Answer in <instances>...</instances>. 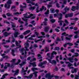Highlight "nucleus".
I'll use <instances>...</instances> for the list:
<instances>
[{
    "label": "nucleus",
    "mask_w": 79,
    "mask_h": 79,
    "mask_svg": "<svg viewBox=\"0 0 79 79\" xmlns=\"http://www.w3.org/2000/svg\"><path fill=\"white\" fill-rule=\"evenodd\" d=\"M31 32V30H27L26 31H25L24 32L23 34V35H27L28 34H29V33H30Z\"/></svg>",
    "instance_id": "nucleus-14"
},
{
    "label": "nucleus",
    "mask_w": 79,
    "mask_h": 79,
    "mask_svg": "<svg viewBox=\"0 0 79 79\" xmlns=\"http://www.w3.org/2000/svg\"><path fill=\"white\" fill-rule=\"evenodd\" d=\"M75 79H79V76L75 75Z\"/></svg>",
    "instance_id": "nucleus-52"
},
{
    "label": "nucleus",
    "mask_w": 79,
    "mask_h": 79,
    "mask_svg": "<svg viewBox=\"0 0 79 79\" xmlns=\"http://www.w3.org/2000/svg\"><path fill=\"white\" fill-rule=\"evenodd\" d=\"M8 74L7 73H6L4 75H3L2 76V77H1V79H4V78H5V76H8Z\"/></svg>",
    "instance_id": "nucleus-35"
},
{
    "label": "nucleus",
    "mask_w": 79,
    "mask_h": 79,
    "mask_svg": "<svg viewBox=\"0 0 79 79\" xmlns=\"http://www.w3.org/2000/svg\"><path fill=\"white\" fill-rule=\"evenodd\" d=\"M15 44L17 47H17L16 48V49H18V48H20L21 47V45H19L18 43V41H15Z\"/></svg>",
    "instance_id": "nucleus-20"
},
{
    "label": "nucleus",
    "mask_w": 79,
    "mask_h": 79,
    "mask_svg": "<svg viewBox=\"0 0 79 79\" xmlns=\"http://www.w3.org/2000/svg\"><path fill=\"white\" fill-rule=\"evenodd\" d=\"M47 62L46 61H44L42 63H41L40 64H38L39 66H42V65H44V64H45L47 63Z\"/></svg>",
    "instance_id": "nucleus-17"
},
{
    "label": "nucleus",
    "mask_w": 79,
    "mask_h": 79,
    "mask_svg": "<svg viewBox=\"0 0 79 79\" xmlns=\"http://www.w3.org/2000/svg\"><path fill=\"white\" fill-rule=\"evenodd\" d=\"M61 31H65V30L64 29V28L63 27H61Z\"/></svg>",
    "instance_id": "nucleus-62"
},
{
    "label": "nucleus",
    "mask_w": 79,
    "mask_h": 79,
    "mask_svg": "<svg viewBox=\"0 0 79 79\" xmlns=\"http://www.w3.org/2000/svg\"><path fill=\"white\" fill-rule=\"evenodd\" d=\"M23 5H25V6H23L22 5H20V8H26V7H27L26 4L25 2H23Z\"/></svg>",
    "instance_id": "nucleus-13"
},
{
    "label": "nucleus",
    "mask_w": 79,
    "mask_h": 79,
    "mask_svg": "<svg viewBox=\"0 0 79 79\" xmlns=\"http://www.w3.org/2000/svg\"><path fill=\"white\" fill-rule=\"evenodd\" d=\"M73 36L71 35H68V37H66L65 38V39L66 40H71V37H72Z\"/></svg>",
    "instance_id": "nucleus-22"
},
{
    "label": "nucleus",
    "mask_w": 79,
    "mask_h": 79,
    "mask_svg": "<svg viewBox=\"0 0 79 79\" xmlns=\"http://www.w3.org/2000/svg\"><path fill=\"white\" fill-rule=\"evenodd\" d=\"M55 31L57 32H60V30H58V29L57 28H55Z\"/></svg>",
    "instance_id": "nucleus-59"
},
{
    "label": "nucleus",
    "mask_w": 79,
    "mask_h": 79,
    "mask_svg": "<svg viewBox=\"0 0 79 79\" xmlns=\"http://www.w3.org/2000/svg\"><path fill=\"white\" fill-rule=\"evenodd\" d=\"M71 10L74 11L76 10V6H73L72 7V8L71 9Z\"/></svg>",
    "instance_id": "nucleus-32"
},
{
    "label": "nucleus",
    "mask_w": 79,
    "mask_h": 79,
    "mask_svg": "<svg viewBox=\"0 0 79 79\" xmlns=\"http://www.w3.org/2000/svg\"><path fill=\"white\" fill-rule=\"evenodd\" d=\"M4 23H6V24H10V23L9 22L7 21H4Z\"/></svg>",
    "instance_id": "nucleus-57"
},
{
    "label": "nucleus",
    "mask_w": 79,
    "mask_h": 79,
    "mask_svg": "<svg viewBox=\"0 0 79 79\" xmlns=\"http://www.w3.org/2000/svg\"><path fill=\"white\" fill-rule=\"evenodd\" d=\"M43 40V39L42 38H40V40H35V42L36 43H37V42H39V41H41L42 40Z\"/></svg>",
    "instance_id": "nucleus-34"
},
{
    "label": "nucleus",
    "mask_w": 79,
    "mask_h": 79,
    "mask_svg": "<svg viewBox=\"0 0 79 79\" xmlns=\"http://www.w3.org/2000/svg\"><path fill=\"white\" fill-rule=\"evenodd\" d=\"M54 17H59V16H60V18H59V20L58 21V23H59V26H62V25L63 24V23H64V21H63L62 20H61V17H62V16H63V15H62V14L60 13V14H55L54 15Z\"/></svg>",
    "instance_id": "nucleus-2"
},
{
    "label": "nucleus",
    "mask_w": 79,
    "mask_h": 79,
    "mask_svg": "<svg viewBox=\"0 0 79 79\" xmlns=\"http://www.w3.org/2000/svg\"><path fill=\"white\" fill-rule=\"evenodd\" d=\"M60 48L58 47H56L54 48V50H59Z\"/></svg>",
    "instance_id": "nucleus-43"
},
{
    "label": "nucleus",
    "mask_w": 79,
    "mask_h": 79,
    "mask_svg": "<svg viewBox=\"0 0 79 79\" xmlns=\"http://www.w3.org/2000/svg\"><path fill=\"white\" fill-rule=\"evenodd\" d=\"M38 8H39V7H37L36 8V13H39V11H42V10H43L44 9V10H47V8H46V7H45L44 6H42V8L40 9V10H38Z\"/></svg>",
    "instance_id": "nucleus-8"
},
{
    "label": "nucleus",
    "mask_w": 79,
    "mask_h": 79,
    "mask_svg": "<svg viewBox=\"0 0 79 79\" xmlns=\"http://www.w3.org/2000/svg\"><path fill=\"white\" fill-rule=\"evenodd\" d=\"M38 73V72H36L34 73L33 74H31L29 76H25L24 77H26L27 79H31L33 76V74H34L35 76V77H37V74Z\"/></svg>",
    "instance_id": "nucleus-6"
},
{
    "label": "nucleus",
    "mask_w": 79,
    "mask_h": 79,
    "mask_svg": "<svg viewBox=\"0 0 79 79\" xmlns=\"http://www.w3.org/2000/svg\"><path fill=\"white\" fill-rule=\"evenodd\" d=\"M64 22L65 23H66L67 24H69V22H68V20L65 19L64 20Z\"/></svg>",
    "instance_id": "nucleus-42"
},
{
    "label": "nucleus",
    "mask_w": 79,
    "mask_h": 79,
    "mask_svg": "<svg viewBox=\"0 0 79 79\" xmlns=\"http://www.w3.org/2000/svg\"><path fill=\"white\" fill-rule=\"evenodd\" d=\"M20 62H21V60L19 59L17 62L14 64L12 65H17V64H19Z\"/></svg>",
    "instance_id": "nucleus-27"
},
{
    "label": "nucleus",
    "mask_w": 79,
    "mask_h": 79,
    "mask_svg": "<svg viewBox=\"0 0 79 79\" xmlns=\"http://www.w3.org/2000/svg\"><path fill=\"white\" fill-rule=\"evenodd\" d=\"M6 15L7 16H11V14L9 13H7Z\"/></svg>",
    "instance_id": "nucleus-55"
},
{
    "label": "nucleus",
    "mask_w": 79,
    "mask_h": 79,
    "mask_svg": "<svg viewBox=\"0 0 79 79\" xmlns=\"http://www.w3.org/2000/svg\"><path fill=\"white\" fill-rule=\"evenodd\" d=\"M52 5L50 4H49L47 5L48 8H50V7H52Z\"/></svg>",
    "instance_id": "nucleus-60"
},
{
    "label": "nucleus",
    "mask_w": 79,
    "mask_h": 79,
    "mask_svg": "<svg viewBox=\"0 0 79 79\" xmlns=\"http://www.w3.org/2000/svg\"><path fill=\"white\" fill-rule=\"evenodd\" d=\"M5 64H7V65H5L4 67V68L5 69H6L7 68L8 66H10V64L8 63H5Z\"/></svg>",
    "instance_id": "nucleus-24"
},
{
    "label": "nucleus",
    "mask_w": 79,
    "mask_h": 79,
    "mask_svg": "<svg viewBox=\"0 0 79 79\" xmlns=\"http://www.w3.org/2000/svg\"><path fill=\"white\" fill-rule=\"evenodd\" d=\"M26 71H27V70H24V68H22V72H23V73H24L25 72H26Z\"/></svg>",
    "instance_id": "nucleus-56"
},
{
    "label": "nucleus",
    "mask_w": 79,
    "mask_h": 79,
    "mask_svg": "<svg viewBox=\"0 0 79 79\" xmlns=\"http://www.w3.org/2000/svg\"><path fill=\"white\" fill-rule=\"evenodd\" d=\"M10 33H8L6 32H5L4 33L3 35L4 36V37H6V36H8V35H9Z\"/></svg>",
    "instance_id": "nucleus-26"
},
{
    "label": "nucleus",
    "mask_w": 79,
    "mask_h": 79,
    "mask_svg": "<svg viewBox=\"0 0 79 79\" xmlns=\"http://www.w3.org/2000/svg\"><path fill=\"white\" fill-rule=\"evenodd\" d=\"M30 14V13H26L25 14H23V16H24L23 18H22V19L24 21H27V18H31V16H33V15L32 14Z\"/></svg>",
    "instance_id": "nucleus-4"
},
{
    "label": "nucleus",
    "mask_w": 79,
    "mask_h": 79,
    "mask_svg": "<svg viewBox=\"0 0 79 79\" xmlns=\"http://www.w3.org/2000/svg\"><path fill=\"white\" fill-rule=\"evenodd\" d=\"M26 64V62L25 61H22V63L20 64L19 65L21 66H23V65H24V64Z\"/></svg>",
    "instance_id": "nucleus-33"
},
{
    "label": "nucleus",
    "mask_w": 79,
    "mask_h": 79,
    "mask_svg": "<svg viewBox=\"0 0 79 79\" xmlns=\"http://www.w3.org/2000/svg\"><path fill=\"white\" fill-rule=\"evenodd\" d=\"M55 11L57 13H58L59 11H60V10H58V9H56L55 10Z\"/></svg>",
    "instance_id": "nucleus-64"
},
{
    "label": "nucleus",
    "mask_w": 79,
    "mask_h": 79,
    "mask_svg": "<svg viewBox=\"0 0 79 79\" xmlns=\"http://www.w3.org/2000/svg\"><path fill=\"white\" fill-rule=\"evenodd\" d=\"M34 47L35 48H36L37 47H38V46L36 44H35L34 45Z\"/></svg>",
    "instance_id": "nucleus-63"
},
{
    "label": "nucleus",
    "mask_w": 79,
    "mask_h": 79,
    "mask_svg": "<svg viewBox=\"0 0 79 79\" xmlns=\"http://www.w3.org/2000/svg\"><path fill=\"white\" fill-rule=\"evenodd\" d=\"M21 12H16L14 13V15H21Z\"/></svg>",
    "instance_id": "nucleus-37"
},
{
    "label": "nucleus",
    "mask_w": 79,
    "mask_h": 79,
    "mask_svg": "<svg viewBox=\"0 0 79 79\" xmlns=\"http://www.w3.org/2000/svg\"><path fill=\"white\" fill-rule=\"evenodd\" d=\"M65 63L66 64H69L68 65V67H70V66H73V64L70 63L69 62L66 61L65 62Z\"/></svg>",
    "instance_id": "nucleus-19"
},
{
    "label": "nucleus",
    "mask_w": 79,
    "mask_h": 79,
    "mask_svg": "<svg viewBox=\"0 0 79 79\" xmlns=\"http://www.w3.org/2000/svg\"><path fill=\"white\" fill-rule=\"evenodd\" d=\"M30 60V62H32V61H35V60H36V58H33V57H28L27 59V60Z\"/></svg>",
    "instance_id": "nucleus-9"
},
{
    "label": "nucleus",
    "mask_w": 79,
    "mask_h": 79,
    "mask_svg": "<svg viewBox=\"0 0 79 79\" xmlns=\"http://www.w3.org/2000/svg\"><path fill=\"white\" fill-rule=\"evenodd\" d=\"M28 55H31V54H32V55H35L34 53V52H33L32 53H31L30 52H28Z\"/></svg>",
    "instance_id": "nucleus-61"
},
{
    "label": "nucleus",
    "mask_w": 79,
    "mask_h": 79,
    "mask_svg": "<svg viewBox=\"0 0 79 79\" xmlns=\"http://www.w3.org/2000/svg\"><path fill=\"white\" fill-rule=\"evenodd\" d=\"M67 45H69V46H72L73 45L72 43H67Z\"/></svg>",
    "instance_id": "nucleus-49"
},
{
    "label": "nucleus",
    "mask_w": 79,
    "mask_h": 79,
    "mask_svg": "<svg viewBox=\"0 0 79 79\" xmlns=\"http://www.w3.org/2000/svg\"><path fill=\"white\" fill-rule=\"evenodd\" d=\"M31 5H35V6H38V5H37V4H35V3H31Z\"/></svg>",
    "instance_id": "nucleus-58"
},
{
    "label": "nucleus",
    "mask_w": 79,
    "mask_h": 79,
    "mask_svg": "<svg viewBox=\"0 0 79 79\" xmlns=\"http://www.w3.org/2000/svg\"><path fill=\"white\" fill-rule=\"evenodd\" d=\"M14 53H15V50H14V49H12V54L13 56H15V55Z\"/></svg>",
    "instance_id": "nucleus-45"
},
{
    "label": "nucleus",
    "mask_w": 79,
    "mask_h": 79,
    "mask_svg": "<svg viewBox=\"0 0 79 79\" xmlns=\"http://www.w3.org/2000/svg\"><path fill=\"white\" fill-rule=\"evenodd\" d=\"M57 54V53L56 52H55V51H53L51 53V57L50 58V59L49 58V57L48 58H46V59L48 60L49 63H50L51 64H56V61L54 60H53L52 61L51 59H52V58H54V56H53L54 54L55 55H56Z\"/></svg>",
    "instance_id": "nucleus-1"
},
{
    "label": "nucleus",
    "mask_w": 79,
    "mask_h": 79,
    "mask_svg": "<svg viewBox=\"0 0 79 79\" xmlns=\"http://www.w3.org/2000/svg\"><path fill=\"white\" fill-rule=\"evenodd\" d=\"M24 45L25 47L26 48V50H24V49L23 48H22L21 49V50H19L20 52L22 53V55L24 54V53L23 52L24 51H25V54H26V53H27V52H26V51H29V49L27 48H28L29 47V44H28L27 43H25Z\"/></svg>",
    "instance_id": "nucleus-3"
},
{
    "label": "nucleus",
    "mask_w": 79,
    "mask_h": 79,
    "mask_svg": "<svg viewBox=\"0 0 79 79\" xmlns=\"http://www.w3.org/2000/svg\"><path fill=\"white\" fill-rule=\"evenodd\" d=\"M50 11H51V13H55V11L53 9H51L50 10Z\"/></svg>",
    "instance_id": "nucleus-39"
},
{
    "label": "nucleus",
    "mask_w": 79,
    "mask_h": 79,
    "mask_svg": "<svg viewBox=\"0 0 79 79\" xmlns=\"http://www.w3.org/2000/svg\"><path fill=\"white\" fill-rule=\"evenodd\" d=\"M32 65L33 66H36V64H35V62H33L32 63Z\"/></svg>",
    "instance_id": "nucleus-46"
},
{
    "label": "nucleus",
    "mask_w": 79,
    "mask_h": 79,
    "mask_svg": "<svg viewBox=\"0 0 79 79\" xmlns=\"http://www.w3.org/2000/svg\"><path fill=\"white\" fill-rule=\"evenodd\" d=\"M54 77V75H50V73H47L46 76V78H48V79H50V78H52V77Z\"/></svg>",
    "instance_id": "nucleus-7"
},
{
    "label": "nucleus",
    "mask_w": 79,
    "mask_h": 79,
    "mask_svg": "<svg viewBox=\"0 0 79 79\" xmlns=\"http://www.w3.org/2000/svg\"><path fill=\"white\" fill-rule=\"evenodd\" d=\"M46 51L45 52H49V48L48 47H46L45 48Z\"/></svg>",
    "instance_id": "nucleus-40"
},
{
    "label": "nucleus",
    "mask_w": 79,
    "mask_h": 79,
    "mask_svg": "<svg viewBox=\"0 0 79 79\" xmlns=\"http://www.w3.org/2000/svg\"><path fill=\"white\" fill-rule=\"evenodd\" d=\"M50 21L51 22V23H54V22H55V20L53 19H52Z\"/></svg>",
    "instance_id": "nucleus-50"
},
{
    "label": "nucleus",
    "mask_w": 79,
    "mask_h": 79,
    "mask_svg": "<svg viewBox=\"0 0 79 79\" xmlns=\"http://www.w3.org/2000/svg\"><path fill=\"white\" fill-rule=\"evenodd\" d=\"M78 69L77 68H75L71 70V73H76L77 72V70Z\"/></svg>",
    "instance_id": "nucleus-21"
},
{
    "label": "nucleus",
    "mask_w": 79,
    "mask_h": 79,
    "mask_svg": "<svg viewBox=\"0 0 79 79\" xmlns=\"http://www.w3.org/2000/svg\"><path fill=\"white\" fill-rule=\"evenodd\" d=\"M12 39V42H11V43H12V42H15V40L13 39V38H9V40L6 41V42H8V43L10 42V39Z\"/></svg>",
    "instance_id": "nucleus-18"
},
{
    "label": "nucleus",
    "mask_w": 79,
    "mask_h": 79,
    "mask_svg": "<svg viewBox=\"0 0 79 79\" xmlns=\"http://www.w3.org/2000/svg\"><path fill=\"white\" fill-rule=\"evenodd\" d=\"M28 40H34V39H33V38H32V37H30L28 38V40H27V42H29V41Z\"/></svg>",
    "instance_id": "nucleus-36"
},
{
    "label": "nucleus",
    "mask_w": 79,
    "mask_h": 79,
    "mask_svg": "<svg viewBox=\"0 0 79 79\" xmlns=\"http://www.w3.org/2000/svg\"><path fill=\"white\" fill-rule=\"evenodd\" d=\"M47 22H43V24H41V26L40 27V29H41V27L43 25H45V26H46V25H47Z\"/></svg>",
    "instance_id": "nucleus-25"
},
{
    "label": "nucleus",
    "mask_w": 79,
    "mask_h": 79,
    "mask_svg": "<svg viewBox=\"0 0 79 79\" xmlns=\"http://www.w3.org/2000/svg\"><path fill=\"white\" fill-rule=\"evenodd\" d=\"M18 22H19V23H21V24H23V23H24L23 22L21 21V19H19L18 20Z\"/></svg>",
    "instance_id": "nucleus-44"
},
{
    "label": "nucleus",
    "mask_w": 79,
    "mask_h": 79,
    "mask_svg": "<svg viewBox=\"0 0 79 79\" xmlns=\"http://www.w3.org/2000/svg\"><path fill=\"white\" fill-rule=\"evenodd\" d=\"M68 14H69V17L71 18V17H73V13H70Z\"/></svg>",
    "instance_id": "nucleus-38"
},
{
    "label": "nucleus",
    "mask_w": 79,
    "mask_h": 79,
    "mask_svg": "<svg viewBox=\"0 0 79 79\" xmlns=\"http://www.w3.org/2000/svg\"><path fill=\"white\" fill-rule=\"evenodd\" d=\"M79 43V40L77 41L76 43H74L75 45H76V46L78 45V43Z\"/></svg>",
    "instance_id": "nucleus-47"
},
{
    "label": "nucleus",
    "mask_w": 79,
    "mask_h": 79,
    "mask_svg": "<svg viewBox=\"0 0 79 79\" xmlns=\"http://www.w3.org/2000/svg\"><path fill=\"white\" fill-rule=\"evenodd\" d=\"M39 34V33L37 32H35V35H36V37H37L38 39H41V38H42V36H38Z\"/></svg>",
    "instance_id": "nucleus-15"
},
{
    "label": "nucleus",
    "mask_w": 79,
    "mask_h": 79,
    "mask_svg": "<svg viewBox=\"0 0 79 79\" xmlns=\"http://www.w3.org/2000/svg\"><path fill=\"white\" fill-rule=\"evenodd\" d=\"M19 69H17L16 71H14V70H12V73H15V74L14 75V76H15V75H18V73H19Z\"/></svg>",
    "instance_id": "nucleus-12"
},
{
    "label": "nucleus",
    "mask_w": 79,
    "mask_h": 79,
    "mask_svg": "<svg viewBox=\"0 0 79 79\" xmlns=\"http://www.w3.org/2000/svg\"><path fill=\"white\" fill-rule=\"evenodd\" d=\"M11 25L12 26V27H16V24H15L13 22H11Z\"/></svg>",
    "instance_id": "nucleus-30"
},
{
    "label": "nucleus",
    "mask_w": 79,
    "mask_h": 79,
    "mask_svg": "<svg viewBox=\"0 0 79 79\" xmlns=\"http://www.w3.org/2000/svg\"><path fill=\"white\" fill-rule=\"evenodd\" d=\"M18 29L15 30V33L14 34V35L15 37H18V35L19 34V33L18 32Z\"/></svg>",
    "instance_id": "nucleus-10"
},
{
    "label": "nucleus",
    "mask_w": 79,
    "mask_h": 79,
    "mask_svg": "<svg viewBox=\"0 0 79 79\" xmlns=\"http://www.w3.org/2000/svg\"><path fill=\"white\" fill-rule=\"evenodd\" d=\"M15 61H16V59H13L11 60V61L12 63H14V62H15Z\"/></svg>",
    "instance_id": "nucleus-53"
},
{
    "label": "nucleus",
    "mask_w": 79,
    "mask_h": 79,
    "mask_svg": "<svg viewBox=\"0 0 79 79\" xmlns=\"http://www.w3.org/2000/svg\"><path fill=\"white\" fill-rule=\"evenodd\" d=\"M35 8V6H34L33 7L31 6L29 8V10H34Z\"/></svg>",
    "instance_id": "nucleus-29"
},
{
    "label": "nucleus",
    "mask_w": 79,
    "mask_h": 79,
    "mask_svg": "<svg viewBox=\"0 0 79 79\" xmlns=\"http://www.w3.org/2000/svg\"><path fill=\"white\" fill-rule=\"evenodd\" d=\"M67 60H69L70 62L71 63H73L74 62V59L72 57H69V58H67Z\"/></svg>",
    "instance_id": "nucleus-16"
},
{
    "label": "nucleus",
    "mask_w": 79,
    "mask_h": 79,
    "mask_svg": "<svg viewBox=\"0 0 79 79\" xmlns=\"http://www.w3.org/2000/svg\"><path fill=\"white\" fill-rule=\"evenodd\" d=\"M12 2H11V0H9L8 2H7V3L5 5L4 7L6 8V9H9L10 7V4H11Z\"/></svg>",
    "instance_id": "nucleus-5"
},
{
    "label": "nucleus",
    "mask_w": 79,
    "mask_h": 79,
    "mask_svg": "<svg viewBox=\"0 0 79 79\" xmlns=\"http://www.w3.org/2000/svg\"><path fill=\"white\" fill-rule=\"evenodd\" d=\"M19 37L21 39H23V38H24V36L22 35H20Z\"/></svg>",
    "instance_id": "nucleus-54"
},
{
    "label": "nucleus",
    "mask_w": 79,
    "mask_h": 79,
    "mask_svg": "<svg viewBox=\"0 0 79 79\" xmlns=\"http://www.w3.org/2000/svg\"><path fill=\"white\" fill-rule=\"evenodd\" d=\"M65 18H68L69 17V15L68 14H67L65 15Z\"/></svg>",
    "instance_id": "nucleus-48"
},
{
    "label": "nucleus",
    "mask_w": 79,
    "mask_h": 79,
    "mask_svg": "<svg viewBox=\"0 0 79 79\" xmlns=\"http://www.w3.org/2000/svg\"><path fill=\"white\" fill-rule=\"evenodd\" d=\"M45 15H49V10L48 9L47 10V11L45 12Z\"/></svg>",
    "instance_id": "nucleus-41"
},
{
    "label": "nucleus",
    "mask_w": 79,
    "mask_h": 79,
    "mask_svg": "<svg viewBox=\"0 0 79 79\" xmlns=\"http://www.w3.org/2000/svg\"><path fill=\"white\" fill-rule=\"evenodd\" d=\"M5 53H3L1 54V56H2L3 58H5L6 59H7V58H8V57L7 56H5Z\"/></svg>",
    "instance_id": "nucleus-23"
},
{
    "label": "nucleus",
    "mask_w": 79,
    "mask_h": 79,
    "mask_svg": "<svg viewBox=\"0 0 79 79\" xmlns=\"http://www.w3.org/2000/svg\"><path fill=\"white\" fill-rule=\"evenodd\" d=\"M49 27H45L44 29V31L46 32H48V30L49 29Z\"/></svg>",
    "instance_id": "nucleus-28"
},
{
    "label": "nucleus",
    "mask_w": 79,
    "mask_h": 79,
    "mask_svg": "<svg viewBox=\"0 0 79 79\" xmlns=\"http://www.w3.org/2000/svg\"><path fill=\"white\" fill-rule=\"evenodd\" d=\"M40 56H41V55H40V54H38V57L39 59H41L40 60H39V61H42V57Z\"/></svg>",
    "instance_id": "nucleus-31"
},
{
    "label": "nucleus",
    "mask_w": 79,
    "mask_h": 79,
    "mask_svg": "<svg viewBox=\"0 0 79 79\" xmlns=\"http://www.w3.org/2000/svg\"><path fill=\"white\" fill-rule=\"evenodd\" d=\"M32 71H34L35 70H37V68H32L31 69Z\"/></svg>",
    "instance_id": "nucleus-51"
},
{
    "label": "nucleus",
    "mask_w": 79,
    "mask_h": 79,
    "mask_svg": "<svg viewBox=\"0 0 79 79\" xmlns=\"http://www.w3.org/2000/svg\"><path fill=\"white\" fill-rule=\"evenodd\" d=\"M70 8L69 7L68 8V7L66 6L64 9V10H65V12H63V11H61V13H62V14H65L66 13V11H68L69 10Z\"/></svg>",
    "instance_id": "nucleus-11"
}]
</instances>
